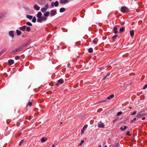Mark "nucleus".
<instances>
[{
    "mask_svg": "<svg viewBox=\"0 0 147 147\" xmlns=\"http://www.w3.org/2000/svg\"><path fill=\"white\" fill-rule=\"evenodd\" d=\"M109 74H107V75H106V76H104V77L103 78L102 80H105L106 78H107V76H108V75H109Z\"/></svg>",
    "mask_w": 147,
    "mask_h": 147,
    "instance_id": "nucleus-36",
    "label": "nucleus"
},
{
    "mask_svg": "<svg viewBox=\"0 0 147 147\" xmlns=\"http://www.w3.org/2000/svg\"><path fill=\"white\" fill-rule=\"evenodd\" d=\"M142 116L145 115L147 114V113H142Z\"/></svg>",
    "mask_w": 147,
    "mask_h": 147,
    "instance_id": "nucleus-45",
    "label": "nucleus"
},
{
    "mask_svg": "<svg viewBox=\"0 0 147 147\" xmlns=\"http://www.w3.org/2000/svg\"><path fill=\"white\" fill-rule=\"evenodd\" d=\"M104 147H107V146H104Z\"/></svg>",
    "mask_w": 147,
    "mask_h": 147,
    "instance_id": "nucleus-51",
    "label": "nucleus"
},
{
    "mask_svg": "<svg viewBox=\"0 0 147 147\" xmlns=\"http://www.w3.org/2000/svg\"><path fill=\"white\" fill-rule=\"evenodd\" d=\"M36 19L35 17H34L32 19V21L33 22L35 23L36 22Z\"/></svg>",
    "mask_w": 147,
    "mask_h": 147,
    "instance_id": "nucleus-34",
    "label": "nucleus"
},
{
    "mask_svg": "<svg viewBox=\"0 0 147 147\" xmlns=\"http://www.w3.org/2000/svg\"><path fill=\"white\" fill-rule=\"evenodd\" d=\"M88 51L90 53H92L93 52V49L92 48H90L88 49Z\"/></svg>",
    "mask_w": 147,
    "mask_h": 147,
    "instance_id": "nucleus-19",
    "label": "nucleus"
},
{
    "mask_svg": "<svg viewBox=\"0 0 147 147\" xmlns=\"http://www.w3.org/2000/svg\"><path fill=\"white\" fill-rule=\"evenodd\" d=\"M88 125L87 124L84 125L83 127V129L81 130V133L82 134H83L84 133V131L85 128H87L88 127Z\"/></svg>",
    "mask_w": 147,
    "mask_h": 147,
    "instance_id": "nucleus-10",
    "label": "nucleus"
},
{
    "mask_svg": "<svg viewBox=\"0 0 147 147\" xmlns=\"http://www.w3.org/2000/svg\"><path fill=\"white\" fill-rule=\"evenodd\" d=\"M113 147H119V144L118 143H116L113 145Z\"/></svg>",
    "mask_w": 147,
    "mask_h": 147,
    "instance_id": "nucleus-27",
    "label": "nucleus"
},
{
    "mask_svg": "<svg viewBox=\"0 0 147 147\" xmlns=\"http://www.w3.org/2000/svg\"><path fill=\"white\" fill-rule=\"evenodd\" d=\"M47 10L46 8L45 7L42 8L41 9V11L43 12H45Z\"/></svg>",
    "mask_w": 147,
    "mask_h": 147,
    "instance_id": "nucleus-28",
    "label": "nucleus"
},
{
    "mask_svg": "<svg viewBox=\"0 0 147 147\" xmlns=\"http://www.w3.org/2000/svg\"><path fill=\"white\" fill-rule=\"evenodd\" d=\"M142 116H143L142 113H139V114H138L137 115V117L138 118H139Z\"/></svg>",
    "mask_w": 147,
    "mask_h": 147,
    "instance_id": "nucleus-32",
    "label": "nucleus"
},
{
    "mask_svg": "<svg viewBox=\"0 0 147 147\" xmlns=\"http://www.w3.org/2000/svg\"><path fill=\"white\" fill-rule=\"evenodd\" d=\"M69 2L68 0H61L60 1V3L61 4H65L68 3Z\"/></svg>",
    "mask_w": 147,
    "mask_h": 147,
    "instance_id": "nucleus-8",
    "label": "nucleus"
},
{
    "mask_svg": "<svg viewBox=\"0 0 147 147\" xmlns=\"http://www.w3.org/2000/svg\"><path fill=\"white\" fill-rule=\"evenodd\" d=\"M84 140H82L81 141V142L78 145L79 146H81L82 145V144L84 143Z\"/></svg>",
    "mask_w": 147,
    "mask_h": 147,
    "instance_id": "nucleus-35",
    "label": "nucleus"
},
{
    "mask_svg": "<svg viewBox=\"0 0 147 147\" xmlns=\"http://www.w3.org/2000/svg\"><path fill=\"white\" fill-rule=\"evenodd\" d=\"M121 11L122 12L126 13L128 12L129 9L127 7L125 6H123L121 8Z\"/></svg>",
    "mask_w": 147,
    "mask_h": 147,
    "instance_id": "nucleus-2",
    "label": "nucleus"
},
{
    "mask_svg": "<svg viewBox=\"0 0 147 147\" xmlns=\"http://www.w3.org/2000/svg\"><path fill=\"white\" fill-rule=\"evenodd\" d=\"M42 15V13L41 12H39L37 14V16L38 17V18H39L41 17Z\"/></svg>",
    "mask_w": 147,
    "mask_h": 147,
    "instance_id": "nucleus-16",
    "label": "nucleus"
},
{
    "mask_svg": "<svg viewBox=\"0 0 147 147\" xmlns=\"http://www.w3.org/2000/svg\"><path fill=\"white\" fill-rule=\"evenodd\" d=\"M65 10V9L64 8H61L60 9V12L62 13L64 12Z\"/></svg>",
    "mask_w": 147,
    "mask_h": 147,
    "instance_id": "nucleus-20",
    "label": "nucleus"
},
{
    "mask_svg": "<svg viewBox=\"0 0 147 147\" xmlns=\"http://www.w3.org/2000/svg\"><path fill=\"white\" fill-rule=\"evenodd\" d=\"M16 32L17 35H20L22 34L21 32L18 30H16Z\"/></svg>",
    "mask_w": 147,
    "mask_h": 147,
    "instance_id": "nucleus-23",
    "label": "nucleus"
},
{
    "mask_svg": "<svg viewBox=\"0 0 147 147\" xmlns=\"http://www.w3.org/2000/svg\"><path fill=\"white\" fill-rule=\"evenodd\" d=\"M127 128V127L126 126H124V128H123L122 127H121L120 128V129L121 131H124Z\"/></svg>",
    "mask_w": 147,
    "mask_h": 147,
    "instance_id": "nucleus-17",
    "label": "nucleus"
},
{
    "mask_svg": "<svg viewBox=\"0 0 147 147\" xmlns=\"http://www.w3.org/2000/svg\"><path fill=\"white\" fill-rule=\"evenodd\" d=\"M68 67H69L70 65V63H69L67 65Z\"/></svg>",
    "mask_w": 147,
    "mask_h": 147,
    "instance_id": "nucleus-50",
    "label": "nucleus"
},
{
    "mask_svg": "<svg viewBox=\"0 0 147 147\" xmlns=\"http://www.w3.org/2000/svg\"><path fill=\"white\" fill-rule=\"evenodd\" d=\"M122 114V112H121V111L117 113V115L118 116H119V115H121Z\"/></svg>",
    "mask_w": 147,
    "mask_h": 147,
    "instance_id": "nucleus-37",
    "label": "nucleus"
},
{
    "mask_svg": "<svg viewBox=\"0 0 147 147\" xmlns=\"http://www.w3.org/2000/svg\"><path fill=\"white\" fill-rule=\"evenodd\" d=\"M49 15V12L47 11L46 12H45L44 13V16L45 17H47Z\"/></svg>",
    "mask_w": 147,
    "mask_h": 147,
    "instance_id": "nucleus-21",
    "label": "nucleus"
},
{
    "mask_svg": "<svg viewBox=\"0 0 147 147\" xmlns=\"http://www.w3.org/2000/svg\"><path fill=\"white\" fill-rule=\"evenodd\" d=\"M57 13V11L55 10L52 9L50 11V14L51 16H53L55 15Z\"/></svg>",
    "mask_w": 147,
    "mask_h": 147,
    "instance_id": "nucleus-4",
    "label": "nucleus"
},
{
    "mask_svg": "<svg viewBox=\"0 0 147 147\" xmlns=\"http://www.w3.org/2000/svg\"><path fill=\"white\" fill-rule=\"evenodd\" d=\"M131 36H133L134 35V30L130 31L129 32Z\"/></svg>",
    "mask_w": 147,
    "mask_h": 147,
    "instance_id": "nucleus-22",
    "label": "nucleus"
},
{
    "mask_svg": "<svg viewBox=\"0 0 147 147\" xmlns=\"http://www.w3.org/2000/svg\"><path fill=\"white\" fill-rule=\"evenodd\" d=\"M126 135H128L129 136H130L131 135L130 134V132H129V131H127V133H126Z\"/></svg>",
    "mask_w": 147,
    "mask_h": 147,
    "instance_id": "nucleus-40",
    "label": "nucleus"
},
{
    "mask_svg": "<svg viewBox=\"0 0 147 147\" xmlns=\"http://www.w3.org/2000/svg\"><path fill=\"white\" fill-rule=\"evenodd\" d=\"M63 82V80L62 79H61L58 80V82L56 84V86H58L59 84H62Z\"/></svg>",
    "mask_w": 147,
    "mask_h": 147,
    "instance_id": "nucleus-6",
    "label": "nucleus"
},
{
    "mask_svg": "<svg viewBox=\"0 0 147 147\" xmlns=\"http://www.w3.org/2000/svg\"><path fill=\"white\" fill-rule=\"evenodd\" d=\"M98 127L100 128H104L105 127L103 123L101 122H98Z\"/></svg>",
    "mask_w": 147,
    "mask_h": 147,
    "instance_id": "nucleus-7",
    "label": "nucleus"
},
{
    "mask_svg": "<svg viewBox=\"0 0 147 147\" xmlns=\"http://www.w3.org/2000/svg\"><path fill=\"white\" fill-rule=\"evenodd\" d=\"M20 57L18 56H16L15 57V59L16 60H18L19 59Z\"/></svg>",
    "mask_w": 147,
    "mask_h": 147,
    "instance_id": "nucleus-38",
    "label": "nucleus"
},
{
    "mask_svg": "<svg viewBox=\"0 0 147 147\" xmlns=\"http://www.w3.org/2000/svg\"><path fill=\"white\" fill-rule=\"evenodd\" d=\"M24 46L25 45H24L18 47L17 49L11 51V53L12 54H15L16 53L20 51Z\"/></svg>",
    "mask_w": 147,
    "mask_h": 147,
    "instance_id": "nucleus-1",
    "label": "nucleus"
},
{
    "mask_svg": "<svg viewBox=\"0 0 147 147\" xmlns=\"http://www.w3.org/2000/svg\"><path fill=\"white\" fill-rule=\"evenodd\" d=\"M26 24L28 26H32V24L31 23H30V22H26Z\"/></svg>",
    "mask_w": 147,
    "mask_h": 147,
    "instance_id": "nucleus-31",
    "label": "nucleus"
},
{
    "mask_svg": "<svg viewBox=\"0 0 147 147\" xmlns=\"http://www.w3.org/2000/svg\"><path fill=\"white\" fill-rule=\"evenodd\" d=\"M26 26H24L22 27H20L19 29L20 31H24L26 29Z\"/></svg>",
    "mask_w": 147,
    "mask_h": 147,
    "instance_id": "nucleus-9",
    "label": "nucleus"
},
{
    "mask_svg": "<svg viewBox=\"0 0 147 147\" xmlns=\"http://www.w3.org/2000/svg\"><path fill=\"white\" fill-rule=\"evenodd\" d=\"M59 3L58 1H56L55 3L52 2L51 3V6L52 7H54V5L55 7H57L58 6Z\"/></svg>",
    "mask_w": 147,
    "mask_h": 147,
    "instance_id": "nucleus-5",
    "label": "nucleus"
},
{
    "mask_svg": "<svg viewBox=\"0 0 147 147\" xmlns=\"http://www.w3.org/2000/svg\"><path fill=\"white\" fill-rule=\"evenodd\" d=\"M146 118L145 117H143L142 118V119L144 120Z\"/></svg>",
    "mask_w": 147,
    "mask_h": 147,
    "instance_id": "nucleus-46",
    "label": "nucleus"
},
{
    "mask_svg": "<svg viewBox=\"0 0 147 147\" xmlns=\"http://www.w3.org/2000/svg\"><path fill=\"white\" fill-rule=\"evenodd\" d=\"M136 112L135 111H134L131 114V115H134L136 114Z\"/></svg>",
    "mask_w": 147,
    "mask_h": 147,
    "instance_id": "nucleus-43",
    "label": "nucleus"
},
{
    "mask_svg": "<svg viewBox=\"0 0 147 147\" xmlns=\"http://www.w3.org/2000/svg\"><path fill=\"white\" fill-rule=\"evenodd\" d=\"M49 5L48 4H46L45 6V8H46V9H48L49 8Z\"/></svg>",
    "mask_w": 147,
    "mask_h": 147,
    "instance_id": "nucleus-39",
    "label": "nucleus"
},
{
    "mask_svg": "<svg viewBox=\"0 0 147 147\" xmlns=\"http://www.w3.org/2000/svg\"><path fill=\"white\" fill-rule=\"evenodd\" d=\"M26 17L30 20H31L33 18L32 16L31 15H28L26 16Z\"/></svg>",
    "mask_w": 147,
    "mask_h": 147,
    "instance_id": "nucleus-25",
    "label": "nucleus"
},
{
    "mask_svg": "<svg viewBox=\"0 0 147 147\" xmlns=\"http://www.w3.org/2000/svg\"><path fill=\"white\" fill-rule=\"evenodd\" d=\"M26 31L28 32H29L31 30V28L30 27H28L26 26Z\"/></svg>",
    "mask_w": 147,
    "mask_h": 147,
    "instance_id": "nucleus-29",
    "label": "nucleus"
},
{
    "mask_svg": "<svg viewBox=\"0 0 147 147\" xmlns=\"http://www.w3.org/2000/svg\"><path fill=\"white\" fill-rule=\"evenodd\" d=\"M95 43V44H96V42H94Z\"/></svg>",
    "mask_w": 147,
    "mask_h": 147,
    "instance_id": "nucleus-53",
    "label": "nucleus"
},
{
    "mask_svg": "<svg viewBox=\"0 0 147 147\" xmlns=\"http://www.w3.org/2000/svg\"><path fill=\"white\" fill-rule=\"evenodd\" d=\"M136 117L134 118L133 119V120H134V121H136Z\"/></svg>",
    "mask_w": 147,
    "mask_h": 147,
    "instance_id": "nucleus-47",
    "label": "nucleus"
},
{
    "mask_svg": "<svg viewBox=\"0 0 147 147\" xmlns=\"http://www.w3.org/2000/svg\"><path fill=\"white\" fill-rule=\"evenodd\" d=\"M9 35L12 37H13L14 36L13 32V31H10L9 32Z\"/></svg>",
    "mask_w": 147,
    "mask_h": 147,
    "instance_id": "nucleus-12",
    "label": "nucleus"
},
{
    "mask_svg": "<svg viewBox=\"0 0 147 147\" xmlns=\"http://www.w3.org/2000/svg\"><path fill=\"white\" fill-rule=\"evenodd\" d=\"M106 101V100H102V101H101L98 103H100L103 102H104Z\"/></svg>",
    "mask_w": 147,
    "mask_h": 147,
    "instance_id": "nucleus-42",
    "label": "nucleus"
},
{
    "mask_svg": "<svg viewBox=\"0 0 147 147\" xmlns=\"http://www.w3.org/2000/svg\"><path fill=\"white\" fill-rule=\"evenodd\" d=\"M8 63L9 65H12L14 63V61L12 59H10L8 61Z\"/></svg>",
    "mask_w": 147,
    "mask_h": 147,
    "instance_id": "nucleus-11",
    "label": "nucleus"
},
{
    "mask_svg": "<svg viewBox=\"0 0 147 147\" xmlns=\"http://www.w3.org/2000/svg\"><path fill=\"white\" fill-rule=\"evenodd\" d=\"M24 139H22L21 140L19 143V145L21 146L24 142Z\"/></svg>",
    "mask_w": 147,
    "mask_h": 147,
    "instance_id": "nucleus-33",
    "label": "nucleus"
},
{
    "mask_svg": "<svg viewBox=\"0 0 147 147\" xmlns=\"http://www.w3.org/2000/svg\"><path fill=\"white\" fill-rule=\"evenodd\" d=\"M99 147H101V146H99Z\"/></svg>",
    "mask_w": 147,
    "mask_h": 147,
    "instance_id": "nucleus-52",
    "label": "nucleus"
},
{
    "mask_svg": "<svg viewBox=\"0 0 147 147\" xmlns=\"http://www.w3.org/2000/svg\"><path fill=\"white\" fill-rule=\"evenodd\" d=\"M118 37V35L116 34L114 35L113 37H112V39L113 41H115V39Z\"/></svg>",
    "mask_w": 147,
    "mask_h": 147,
    "instance_id": "nucleus-26",
    "label": "nucleus"
},
{
    "mask_svg": "<svg viewBox=\"0 0 147 147\" xmlns=\"http://www.w3.org/2000/svg\"><path fill=\"white\" fill-rule=\"evenodd\" d=\"M147 88V84H146L145 85V86L143 87V89H145L146 88Z\"/></svg>",
    "mask_w": 147,
    "mask_h": 147,
    "instance_id": "nucleus-44",
    "label": "nucleus"
},
{
    "mask_svg": "<svg viewBox=\"0 0 147 147\" xmlns=\"http://www.w3.org/2000/svg\"><path fill=\"white\" fill-rule=\"evenodd\" d=\"M113 32L115 34H116L118 32L117 31V28L116 27H114L113 30Z\"/></svg>",
    "mask_w": 147,
    "mask_h": 147,
    "instance_id": "nucleus-15",
    "label": "nucleus"
},
{
    "mask_svg": "<svg viewBox=\"0 0 147 147\" xmlns=\"http://www.w3.org/2000/svg\"><path fill=\"white\" fill-rule=\"evenodd\" d=\"M28 105L30 106H31L32 105V103L31 102H30L28 103Z\"/></svg>",
    "mask_w": 147,
    "mask_h": 147,
    "instance_id": "nucleus-41",
    "label": "nucleus"
},
{
    "mask_svg": "<svg viewBox=\"0 0 147 147\" xmlns=\"http://www.w3.org/2000/svg\"><path fill=\"white\" fill-rule=\"evenodd\" d=\"M47 20V18L45 17H40L38 18L37 22H38L41 23L43 21H46Z\"/></svg>",
    "mask_w": 147,
    "mask_h": 147,
    "instance_id": "nucleus-3",
    "label": "nucleus"
},
{
    "mask_svg": "<svg viewBox=\"0 0 147 147\" xmlns=\"http://www.w3.org/2000/svg\"><path fill=\"white\" fill-rule=\"evenodd\" d=\"M47 140V138H41V142H46Z\"/></svg>",
    "mask_w": 147,
    "mask_h": 147,
    "instance_id": "nucleus-14",
    "label": "nucleus"
},
{
    "mask_svg": "<svg viewBox=\"0 0 147 147\" xmlns=\"http://www.w3.org/2000/svg\"><path fill=\"white\" fill-rule=\"evenodd\" d=\"M125 28L124 27H122L120 28L119 30V32L120 33L123 32L125 31Z\"/></svg>",
    "mask_w": 147,
    "mask_h": 147,
    "instance_id": "nucleus-18",
    "label": "nucleus"
},
{
    "mask_svg": "<svg viewBox=\"0 0 147 147\" xmlns=\"http://www.w3.org/2000/svg\"><path fill=\"white\" fill-rule=\"evenodd\" d=\"M55 147V145L54 144H53L52 145V147Z\"/></svg>",
    "mask_w": 147,
    "mask_h": 147,
    "instance_id": "nucleus-49",
    "label": "nucleus"
},
{
    "mask_svg": "<svg viewBox=\"0 0 147 147\" xmlns=\"http://www.w3.org/2000/svg\"><path fill=\"white\" fill-rule=\"evenodd\" d=\"M114 96V95H111L109 96H108L107 98V99H108L110 100Z\"/></svg>",
    "mask_w": 147,
    "mask_h": 147,
    "instance_id": "nucleus-24",
    "label": "nucleus"
},
{
    "mask_svg": "<svg viewBox=\"0 0 147 147\" xmlns=\"http://www.w3.org/2000/svg\"><path fill=\"white\" fill-rule=\"evenodd\" d=\"M134 120L132 119V120H131V123H132L134 122Z\"/></svg>",
    "mask_w": 147,
    "mask_h": 147,
    "instance_id": "nucleus-48",
    "label": "nucleus"
},
{
    "mask_svg": "<svg viewBox=\"0 0 147 147\" xmlns=\"http://www.w3.org/2000/svg\"><path fill=\"white\" fill-rule=\"evenodd\" d=\"M6 51V49H3L0 52V56Z\"/></svg>",
    "mask_w": 147,
    "mask_h": 147,
    "instance_id": "nucleus-30",
    "label": "nucleus"
},
{
    "mask_svg": "<svg viewBox=\"0 0 147 147\" xmlns=\"http://www.w3.org/2000/svg\"><path fill=\"white\" fill-rule=\"evenodd\" d=\"M34 8L37 10H39L40 9V7L36 5H34Z\"/></svg>",
    "mask_w": 147,
    "mask_h": 147,
    "instance_id": "nucleus-13",
    "label": "nucleus"
}]
</instances>
